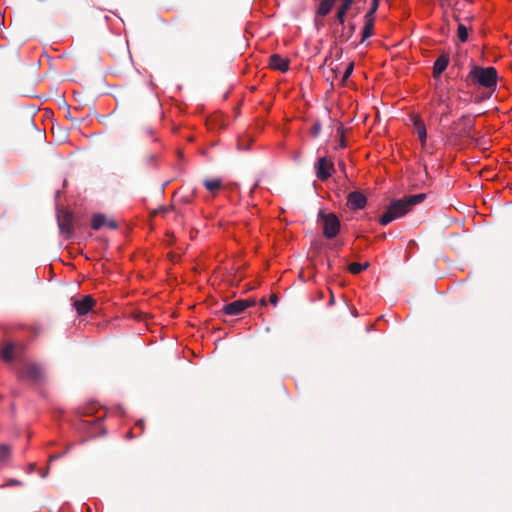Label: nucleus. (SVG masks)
Listing matches in <instances>:
<instances>
[{"mask_svg": "<svg viewBox=\"0 0 512 512\" xmlns=\"http://www.w3.org/2000/svg\"><path fill=\"white\" fill-rule=\"evenodd\" d=\"M95 300L91 295H85L81 300H75L73 306L79 316L86 315L92 310Z\"/></svg>", "mask_w": 512, "mask_h": 512, "instance_id": "nucleus-10", "label": "nucleus"}, {"mask_svg": "<svg viewBox=\"0 0 512 512\" xmlns=\"http://www.w3.org/2000/svg\"><path fill=\"white\" fill-rule=\"evenodd\" d=\"M146 132H147V134H148V135H152V134H153V131H152V129H151V128H147V129H146Z\"/></svg>", "mask_w": 512, "mask_h": 512, "instance_id": "nucleus-37", "label": "nucleus"}, {"mask_svg": "<svg viewBox=\"0 0 512 512\" xmlns=\"http://www.w3.org/2000/svg\"><path fill=\"white\" fill-rule=\"evenodd\" d=\"M21 377L33 383H41L44 380V369L37 363H27L23 366Z\"/></svg>", "mask_w": 512, "mask_h": 512, "instance_id": "nucleus-7", "label": "nucleus"}, {"mask_svg": "<svg viewBox=\"0 0 512 512\" xmlns=\"http://www.w3.org/2000/svg\"><path fill=\"white\" fill-rule=\"evenodd\" d=\"M247 148H248L247 144H244L243 149H247Z\"/></svg>", "mask_w": 512, "mask_h": 512, "instance_id": "nucleus-43", "label": "nucleus"}, {"mask_svg": "<svg viewBox=\"0 0 512 512\" xmlns=\"http://www.w3.org/2000/svg\"><path fill=\"white\" fill-rule=\"evenodd\" d=\"M338 132L341 134V139H340V147H345V141H344V132H343V129L340 127L338 128Z\"/></svg>", "mask_w": 512, "mask_h": 512, "instance_id": "nucleus-30", "label": "nucleus"}, {"mask_svg": "<svg viewBox=\"0 0 512 512\" xmlns=\"http://www.w3.org/2000/svg\"><path fill=\"white\" fill-rule=\"evenodd\" d=\"M368 267H369V263L368 262H366L364 264H360V263L354 262V263H351L348 266V271L350 273L356 275V274H359L360 272H362L363 270H366Z\"/></svg>", "mask_w": 512, "mask_h": 512, "instance_id": "nucleus-20", "label": "nucleus"}, {"mask_svg": "<svg viewBox=\"0 0 512 512\" xmlns=\"http://www.w3.org/2000/svg\"><path fill=\"white\" fill-rule=\"evenodd\" d=\"M135 426H136V427H139V428L141 429V431L143 432V430H144V421H143V420H138V421L136 422V425H135Z\"/></svg>", "mask_w": 512, "mask_h": 512, "instance_id": "nucleus-34", "label": "nucleus"}, {"mask_svg": "<svg viewBox=\"0 0 512 512\" xmlns=\"http://www.w3.org/2000/svg\"><path fill=\"white\" fill-rule=\"evenodd\" d=\"M457 35L459 40L464 43L468 40V29L463 23H458Z\"/></svg>", "mask_w": 512, "mask_h": 512, "instance_id": "nucleus-21", "label": "nucleus"}, {"mask_svg": "<svg viewBox=\"0 0 512 512\" xmlns=\"http://www.w3.org/2000/svg\"><path fill=\"white\" fill-rule=\"evenodd\" d=\"M470 139L474 142L475 146H483L486 143L484 138H474L472 136V138H470Z\"/></svg>", "mask_w": 512, "mask_h": 512, "instance_id": "nucleus-29", "label": "nucleus"}, {"mask_svg": "<svg viewBox=\"0 0 512 512\" xmlns=\"http://www.w3.org/2000/svg\"><path fill=\"white\" fill-rule=\"evenodd\" d=\"M367 204L366 196L360 191L350 192L347 196V205L352 210L363 209Z\"/></svg>", "mask_w": 512, "mask_h": 512, "instance_id": "nucleus-9", "label": "nucleus"}, {"mask_svg": "<svg viewBox=\"0 0 512 512\" xmlns=\"http://www.w3.org/2000/svg\"><path fill=\"white\" fill-rule=\"evenodd\" d=\"M353 69H354V63L351 62V63L348 64V66H347V68H346V70H345V72L343 74V77H342V81L343 82L346 81L350 77V75L353 72Z\"/></svg>", "mask_w": 512, "mask_h": 512, "instance_id": "nucleus-26", "label": "nucleus"}, {"mask_svg": "<svg viewBox=\"0 0 512 512\" xmlns=\"http://www.w3.org/2000/svg\"><path fill=\"white\" fill-rule=\"evenodd\" d=\"M379 2H380V0H372L371 6H370L369 10L366 12V14L364 15V18L375 19V13L379 7Z\"/></svg>", "mask_w": 512, "mask_h": 512, "instance_id": "nucleus-23", "label": "nucleus"}, {"mask_svg": "<svg viewBox=\"0 0 512 512\" xmlns=\"http://www.w3.org/2000/svg\"><path fill=\"white\" fill-rule=\"evenodd\" d=\"M11 448L9 445L1 444L0 445V461L7 462L10 459Z\"/></svg>", "mask_w": 512, "mask_h": 512, "instance_id": "nucleus-22", "label": "nucleus"}, {"mask_svg": "<svg viewBox=\"0 0 512 512\" xmlns=\"http://www.w3.org/2000/svg\"><path fill=\"white\" fill-rule=\"evenodd\" d=\"M379 239H385L386 238V233H382L378 236Z\"/></svg>", "mask_w": 512, "mask_h": 512, "instance_id": "nucleus-38", "label": "nucleus"}, {"mask_svg": "<svg viewBox=\"0 0 512 512\" xmlns=\"http://www.w3.org/2000/svg\"><path fill=\"white\" fill-rule=\"evenodd\" d=\"M497 79L498 74L494 67L472 65L464 81L467 87L479 86L487 89H495Z\"/></svg>", "mask_w": 512, "mask_h": 512, "instance_id": "nucleus-2", "label": "nucleus"}, {"mask_svg": "<svg viewBox=\"0 0 512 512\" xmlns=\"http://www.w3.org/2000/svg\"><path fill=\"white\" fill-rule=\"evenodd\" d=\"M73 214L69 210H60L57 214L58 227L65 239L73 236Z\"/></svg>", "mask_w": 512, "mask_h": 512, "instance_id": "nucleus-6", "label": "nucleus"}, {"mask_svg": "<svg viewBox=\"0 0 512 512\" xmlns=\"http://www.w3.org/2000/svg\"><path fill=\"white\" fill-rule=\"evenodd\" d=\"M169 209H170V208H167V207H161L160 209L155 210V211L153 212V215H156V214H158V213H163V214H165L166 212H168V211H169Z\"/></svg>", "mask_w": 512, "mask_h": 512, "instance_id": "nucleus-32", "label": "nucleus"}, {"mask_svg": "<svg viewBox=\"0 0 512 512\" xmlns=\"http://www.w3.org/2000/svg\"><path fill=\"white\" fill-rule=\"evenodd\" d=\"M189 201H190L189 198L184 199V202H186V203H188Z\"/></svg>", "mask_w": 512, "mask_h": 512, "instance_id": "nucleus-42", "label": "nucleus"}, {"mask_svg": "<svg viewBox=\"0 0 512 512\" xmlns=\"http://www.w3.org/2000/svg\"><path fill=\"white\" fill-rule=\"evenodd\" d=\"M334 4L335 0H322L317 10L318 15L326 16L327 14H329Z\"/></svg>", "mask_w": 512, "mask_h": 512, "instance_id": "nucleus-19", "label": "nucleus"}, {"mask_svg": "<svg viewBox=\"0 0 512 512\" xmlns=\"http://www.w3.org/2000/svg\"><path fill=\"white\" fill-rule=\"evenodd\" d=\"M356 29V25L354 23H350L348 25L347 31H343L341 34V38H343V41H346L352 37Z\"/></svg>", "mask_w": 512, "mask_h": 512, "instance_id": "nucleus-24", "label": "nucleus"}, {"mask_svg": "<svg viewBox=\"0 0 512 512\" xmlns=\"http://www.w3.org/2000/svg\"><path fill=\"white\" fill-rule=\"evenodd\" d=\"M315 169L316 177L321 181H325L330 178L335 171L333 162L328 160L326 157H321L318 159L317 163L315 164Z\"/></svg>", "mask_w": 512, "mask_h": 512, "instance_id": "nucleus-8", "label": "nucleus"}, {"mask_svg": "<svg viewBox=\"0 0 512 512\" xmlns=\"http://www.w3.org/2000/svg\"><path fill=\"white\" fill-rule=\"evenodd\" d=\"M203 185L209 192L216 193L221 189L222 181L220 179H205Z\"/></svg>", "mask_w": 512, "mask_h": 512, "instance_id": "nucleus-18", "label": "nucleus"}, {"mask_svg": "<svg viewBox=\"0 0 512 512\" xmlns=\"http://www.w3.org/2000/svg\"><path fill=\"white\" fill-rule=\"evenodd\" d=\"M454 124L462 125L463 129L461 131V135L467 138H472V130L474 129V122L471 119L470 115H463L457 122Z\"/></svg>", "mask_w": 512, "mask_h": 512, "instance_id": "nucleus-13", "label": "nucleus"}, {"mask_svg": "<svg viewBox=\"0 0 512 512\" xmlns=\"http://www.w3.org/2000/svg\"><path fill=\"white\" fill-rule=\"evenodd\" d=\"M449 113H450V109L448 108L447 112H445V113H443V114L441 115V120H442L444 117H446Z\"/></svg>", "mask_w": 512, "mask_h": 512, "instance_id": "nucleus-35", "label": "nucleus"}, {"mask_svg": "<svg viewBox=\"0 0 512 512\" xmlns=\"http://www.w3.org/2000/svg\"><path fill=\"white\" fill-rule=\"evenodd\" d=\"M238 146H239V149H243V144H242V142H239V143H238Z\"/></svg>", "mask_w": 512, "mask_h": 512, "instance_id": "nucleus-39", "label": "nucleus"}, {"mask_svg": "<svg viewBox=\"0 0 512 512\" xmlns=\"http://www.w3.org/2000/svg\"><path fill=\"white\" fill-rule=\"evenodd\" d=\"M269 65L274 70L286 72L289 69V60L281 57L279 54H273L270 56Z\"/></svg>", "mask_w": 512, "mask_h": 512, "instance_id": "nucleus-12", "label": "nucleus"}, {"mask_svg": "<svg viewBox=\"0 0 512 512\" xmlns=\"http://www.w3.org/2000/svg\"><path fill=\"white\" fill-rule=\"evenodd\" d=\"M318 219L322 223L323 235L327 239L335 238L340 232L341 222L334 213H325L320 210L318 213Z\"/></svg>", "mask_w": 512, "mask_h": 512, "instance_id": "nucleus-4", "label": "nucleus"}, {"mask_svg": "<svg viewBox=\"0 0 512 512\" xmlns=\"http://www.w3.org/2000/svg\"><path fill=\"white\" fill-rule=\"evenodd\" d=\"M333 303H334V296L332 295L331 299H330V304H333Z\"/></svg>", "mask_w": 512, "mask_h": 512, "instance_id": "nucleus-40", "label": "nucleus"}, {"mask_svg": "<svg viewBox=\"0 0 512 512\" xmlns=\"http://www.w3.org/2000/svg\"><path fill=\"white\" fill-rule=\"evenodd\" d=\"M27 346L22 341L5 338L0 342V359L5 364L22 361Z\"/></svg>", "mask_w": 512, "mask_h": 512, "instance_id": "nucleus-3", "label": "nucleus"}, {"mask_svg": "<svg viewBox=\"0 0 512 512\" xmlns=\"http://www.w3.org/2000/svg\"><path fill=\"white\" fill-rule=\"evenodd\" d=\"M104 226L108 227L109 229H116L118 224L113 219H107L104 214H94L91 223L92 229L99 230Z\"/></svg>", "mask_w": 512, "mask_h": 512, "instance_id": "nucleus-11", "label": "nucleus"}, {"mask_svg": "<svg viewBox=\"0 0 512 512\" xmlns=\"http://www.w3.org/2000/svg\"><path fill=\"white\" fill-rule=\"evenodd\" d=\"M261 304H262V305H265V304H266L265 299H262V300H261Z\"/></svg>", "mask_w": 512, "mask_h": 512, "instance_id": "nucleus-41", "label": "nucleus"}, {"mask_svg": "<svg viewBox=\"0 0 512 512\" xmlns=\"http://www.w3.org/2000/svg\"><path fill=\"white\" fill-rule=\"evenodd\" d=\"M321 132V124L319 122H315L311 127V134L314 137H317Z\"/></svg>", "mask_w": 512, "mask_h": 512, "instance_id": "nucleus-28", "label": "nucleus"}, {"mask_svg": "<svg viewBox=\"0 0 512 512\" xmlns=\"http://www.w3.org/2000/svg\"><path fill=\"white\" fill-rule=\"evenodd\" d=\"M269 300H270V303H271V304H273L274 306L278 303V297H277V295H276V294H272V295L270 296V299H269Z\"/></svg>", "mask_w": 512, "mask_h": 512, "instance_id": "nucleus-33", "label": "nucleus"}, {"mask_svg": "<svg viewBox=\"0 0 512 512\" xmlns=\"http://www.w3.org/2000/svg\"><path fill=\"white\" fill-rule=\"evenodd\" d=\"M449 64V56L447 54H441L433 65V77L438 78L447 68Z\"/></svg>", "mask_w": 512, "mask_h": 512, "instance_id": "nucleus-14", "label": "nucleus"}, {"mask_svg": "<svg viewBox=\"0 0 512 512\" xmlns=\"http://www.w3.org/2000/svg\"><path fill=\"white\" fill-rule=\"evenodd\" d=\"M70 447L71 446H68L67 449L65 451H63L62 453L50 455L49 458H48V464H50L54 460H57V459L63 457L64 455H66L67 452L69 451Z\"/></svg>", "mask_w": 512, "mask_h": 512, "instance_id": "nucleus-27", "label": "nucleus"}, {"mask_svg": "<svg viewBox=\"0 0 512 512\" xmlns=\"http://www.w3.org/2000/svg\"><path fill=\"white\" fill-rule=\"evenodd\" d=\"M413 125L418 134V137H419V140H420L422 146H424L426 144V140H427V130H426V126H425L424 122L419 117H415L414 121H413Z\"/></svg>", "mask_w": 512, "mask_h": 512, "instance_id": "nucleus-15", "label": "nucleus"}, {"mask_svg": "<svg viewBox=\"0 0 512 512\" xmlns=\"http://www.w3.org/2000/svg\"><path fill=\"white\" fill-rule=\"evenodd\" d=\"M255 305V299H239L231 303L225 304L221 311L225 315L236 316L245 311L248 307Z\"/></svg>", "mask_w": 512, "mask_h": 512, "instance_id": "nucleus-5", "label": "nucleus"}, {"mask_svg": "<svg viewBox=\"0 0 512 512\" xmlns=\"http://www.w3.org/2000/svg\"><path fill=\"white\" fill-rule=\"evenodd\" d=\"M11 485L19 486V485H21V482L16 479H11L6 485H3L2 487L11 486Z\"/></svg>", "mask_w": 512, "mask_h": 512, "instance_id": "nucleus-31", "label": "nucleus"}, {"mask_svg": "<svg viewBox=\"0 0 512 512\" xmlns=\"http://www.w3.org/2000/svg\"><path fill=\"white\" fill-rule=\"evenodd\" d=\"M354 0H342V4L338 8V11L336 13V19L339 22V24L344 25L345 23V16L350 9L351 5L353 4Z\"/></svg>", "mask_w": 512, "mask_h": 512, "instance_id": "nucleus-16", "label": "nucleus"}, {"mask_svg": "<svg viewBox=\"0 0 512 512\" xmlns=\"http://www.w3.org/2000/svg\"><path fill=\"white\" fill-rule=\"evenodd\" d=\"M127 438L131 439L133 438V434H132V431H129L126 435Z\"/></svg>", "mask_w": 512, "mask_h": 512, "instance_id": "nucleus-36", "label": "nucleus"}, {"mask_svg": "<svg viewBox=\"0 0 512 512\" xmlns=\"http://www.w3.org/2000/svg\"><path fill=\"white\" fill-rule=\"evenodd\" d=\"M365 24L362 31L361 42H364L367 38L373 35L375 19L364 18Z\"/></svg>", "mask_w": 512, "mask_h": 512, "instance_id": "nucleus-17", "label": "nucleus"}, {"mask_svg": "<svg viewBox=\"0 0 512 512\" xmlns=\"http://www.w3.org/2000/svg\"><path fill=\"white\" fill-rule=\"evenodd\" d=\"M26 329L30 331L34 337H37L43 331L42 326L38 323L31 324L27 326Z\"/></svg>", "mask_w": 512, "mask_h": 512, "instance_id": "nucleus-25", "label": "nucleus"}, {"mask_svg": "<svg viewBox=\"0 0 512 512\" xmlns=\"http://www.w3.org/2000/svg\"><path fill=\"white\" fill-rule=\"evenodd\" d=\"M425 198L426 194L420 193L393 201L387 208L386 212L380 217V224L387 225L393 220L404 216L414 205L421 203Z\"/></svg>", "mask_w": 512, "mask_h": 512, "instance_id": "nucleus-1", "label": "nucleus"}, {"mask_svg": "<svg viewBox=\"0 0 512 512\" xmlns=\"http://www.w3.org/2000/svg\"><path fill=\"white\" fill-rule=\"evenodd\" d=\"M341 169L344 170L345 169V165L344 164H341Z\"/></svg>", "mask_w": 512, "mask_h": 512, "instance_id": "nucleus-44", "label": "nucleus"}]
</instances>
